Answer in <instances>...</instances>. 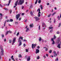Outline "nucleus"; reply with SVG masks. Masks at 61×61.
<instances>
[{
  "label": "nucleus",
  "mask_w": 61,
  "mask_h": 61,
  "mask_svg": "<svg viewBox=\"0 0 61 61\" xmlns=\"http://www.w3.org/2000/svg\"><path fill=\"white\" fill-rule=\"evenodd\" d=\"M61 25V24H59V26H58V27H60V25Z\"/></svg>",
  "instance_id": "54"
},
{
  "label": "nucleus",
  "mask_w": 61,
  "mask_h": 61,
  "mask_svg": "<svg viewBox=\"0 0 61 61\" xmlns=\"http://www.w3.org/2000/svg\"><path fill=\"white\" fill-rule=\"evenodd\" d=\"M40 7H41V10H42L43 8V7H42V5H41L40 6Z\"/></svg>",
  "instance_id": "19"
},
{
  "label": "nucleus",
  "mask_w": 61,
  "mask_h": 61,
  "mask_svg": "<svg viewBox=\"0 0 61 61\" xmlns=\"http://www.w3.org/2000/svg\"><path fill=\"white\" fill-rule=\"evenodd\" d=\"M48 50V48H46V49H45V51H47V50Z\"/></svg>",
  "instance_id": "41"
},
{
  "label": "nucleus",
  "mask_w": 61,
  "mask_h": 61,
  "mask_svg": "<svg viewBox=\"0 0 61 61\" xmlns=\"http://www.w3.org/2000/svg\"><path fill=\"white\" fill-rule=\"evenodd\" d=\"M40 11V9H38V10H37V11Z\"/></svg>",
  "instance_id": "55"
},
{
  "label": "nucleus",
  "mask_w": 61,
  "mask_h": 61,
  "mask_svg": "<svg viewBox=\"0 0 61 61\" xmlns=\"http://www.w3.org/2000/svg\"><path fill=\"white\" fill-rule=\"evenodd\" d=\"M30 56H29L27 58V60L28 61H30Z\"/></svg>",
  "instance_id": "10"
},
{
  "label": "nucleus",
  "mask_w": 61,
  "mask_h": 61,
  "mask_svg": "<svg viewBox=\"0 0 61 61\" xmlns=\"http://www.w3.org/2000/svg\"><path fill=\"white\" fill-rule=\"evenodd\" d=\"M57 42L58 43H59L60 42V40H59V38H58L57 40Z\"/></svg>",
  "instance_id": "16"
},
{
  "label": "nucleus",
  "mask_w": 61,
  "mask_h": 61,
  "mask_svg": "<svg viewBox=\"0 0 61 61\" xmlns=\"http://www.w3.org/2000/svg\"><path fill=\"white\" fill-rule=\"evenodd\" d=\"M11 0H9V3H10L11 2Z\"/></svg>",
  "instance_id": "42"
},
{
  "label": "nucleus",
  "mask_w": 61,
  "mask_h": 61,
  "mask_svg": "<svg viewBox=\"0 0 61 61\" xmlns=\"http://www.w3.org/2000/svg\"><path fill=\"white\" fill-rule=\"evenodd\" d=\"M45 25V23L44 22H42V27H44V25Z\"/></svg>",
  "instance_id": "15"
},
{
  "label": "nucleus",
  "mask_w": 61,
  "mask_h": 61,
  "mask_svg": "<svg viewBox=\"0 0 61 61\" xmlns=\"http://www.w3.org/2000/svg\"><path fill=\"white\" fill-rule=\"evenodd\" d=\"M19 57L20 58H22V56L20 54L19 55Z\"/></svg>",
  "instance_id": "11"
},
{
  "label": "nucleus",
  "mask_w": 61,
  "mask_h": 61,
  "mask_svg": "<svg viewBox=\"0 0 61 61\" xmlns=\"http://www.w3.org/2000/svg\"><path fill=\"white\" fill-rule=\"evenodd\" d=\"M23 37H20L19 38V39H21L22 40H23Z\"/></svg>",
  "instance_id": "17"
},
{
  "label": "nucleus",
  "mask_w": 61,
  "mask_h": 61,
  "mask_svg": "<svg viewBox=\"0 0 61 61\" xmlns=\"http://www.w3.org/2000/svg\"><path fill=\"white\" fill-rule=\"evenodd\" d=\"M27 21V20L26 19L25 20V22H26V21Z\"/></svg>",
  "instance_id": "61"
},
{
  "label": "nucleus",
  "mask_w": 61,
  "mask_h": 61,
  "mask_svg": "<svg viewBox=\"0 0 61 61\" xmlns=\"http://www.w3.org/2000/svg\"><path fill=\"white\" fill-rule=\"evenodd\" d=\"M9 43H12V40H10Z\"/></svg>",
  "instance_id": "34"
},
{
  "label": "nucleus",
  "mask_w": 61,
  "mask_h": 61,
  "mask_svg": "<svg viewBox=\"0 0 61 61\" xmlns=\"http://www.w3.org/2000/svg\"><path fill=\"white\" fill-rule=\"evenodd\" d=\"M54 39H56V36H55V35H54Z\"/></svg>",
  "instance_id": "37"
},
{
  "label": "nucleus",
  "mask_w": 61,
  "mask_h": 61,
  "mask_svg": "<svg viewBox=\"0 0 61 61\" xmlns=\"http://www.w3.org/2000/svg\"><path fill=\"white\" fill-rule=\"evenodd\" d=\"M16 40V38H14L13 40V43H12V45H13L15 43V40Z\"/></svg>",
  "instance_id": "7"
},
{
  "label": "nucleus",
  "mask_w": 61,
  "mask_h": 61,
  "mask_svg": "<svg viewBox=\"0 0 61 61\" xmlns=\"http://www.w3.org/2000/svg\"><path fill=\"white\" fill-rule=\"evenodd\" d=\"M9 33V31H7V32H6L5 33V35H7Z\"/></svg>",
  "instance_id": "12"
},
{
  "label": "nucleus",
  "mask_w": 61,
  "mask_h": 61,
  "mask_svg": "<svg viewBox=\"0 0 61 61\" xmlns=\"http://www.w3.org/2000/svg\"><path fill=\"white\" fill-rule=\"evenodd\" d=\"M28 10H27L26 11V13H27V12H28Z\"/></svg>",
  "instance_id": "63"
},
{
  "label": "nucleus",
  "mask_w": 61,
  "mask_h": 61,
  "mask_svg": "<svg viewBox=\"0 0 61 61\" xmlns=\"http://www.w3.org/2000/svg\"><path fill=\"white\" fill-rule=\"evenodd\" d=\"M0 6L1 7H3V6H2V5H1V4H0Z\"/></svg>",
  "instance_id": "57"
},
{
  "label": "nucleus",
  "mask_w": 61,
  "mask_h": 61,
  "mask_svg": "<svg viewBox=\"0 0 61 61\" xmlns=\"http://www.w3.org/2000/svg\"><path fill=\"white\" fill-rule=\"evenodd\" d=\"M26 52H28V50L27 49H26Z\"/></svg>",
  "instance_id": "39"
},
{
  "label": "nucleus",
  "mask_w": 61,
  "mask_h": 61,
  "mask_svg": "<svg viewBox=\"0 0 61 61\" xmlns=\"http://www.w3.org/2000/svg\"><path fill=\"white\" fill-rule=\"evenodd\" d=\"M18 24V21L15 22V24Z\"/></svg>",
  "instance_id": "33"
},
{
  "label": "nucleus",
  "mask_w": 61,
  "mask_h": 61,
  "mask_svg": "<svg viewBox=\"0 0 61 61\" xmlns=\"http://www.w3.org/2000/svg\"><path fill=\"white\" fill-rule=\"evenodd\" d=\"M56 12H54L52 14V16L54 15H55V14H56Z\"/></svg>",
  "instance_id": "32"
},
{
  "label": "nucleus",
  "mask_w": 61,
  "mask_h": 61,
  "mask_svg": "<svg viewBox=\"0 0 61 61\" xmlns=\"http://www.w3.org/2000/svg\"><path fill=\"white\" fill-rule=\"evenodd\" d=\"M57 47L59 48H61V46H60V44L59 43L57 46Z\"/></svg>",
  "instance_id": "9"
},
{
  "label": "nucleus",
  "mask_w": 61,
  "mask_h": 61,
  "mask_svg": "<svg viewBox=\"0 0 61 61\" xmlns=\"http://www.w3.org/2000/svg\"><path fill=\"white\" fill-rule=\"evenodd\" d=\"M59 33V32L58 31H57V34H58Z\"/></svg>",
  "instance_id": "62"
},
{
  "label": "nucleus",
  "mask_w": 61,
  "mask_h": 61,
  "mask_svg": "<svg viewBox=\"0 0 61 61\" xmlns=\"http://www.w3.org/2000/svg\"><path fill=\"white\" fill-rule=\"evenodd\" d=\"M51 15V14H49L48 16V17H50V16Z\"/></svg>",
  "instance_id": "45"
},
{
  "label": "nucleus",
  "mask_w": 61,
  "mask_h": 61,
  "mask_svg": "<svg viewBox=\"0 0 61 61\" xmlns=\"http://www.w3.org/2000/svg\"><path fill=\"white\" fill-rule=\"evenodd\" d=\"M41 15L40 14H38V17H40Z\"/></svg>",
  "instance_id": "38"
},
{
  "label": "nucleus",
  "mask_w": 61,
  "mask_h": 61,
  "mask_svg": "<svg viewBox=\"0 0 61 61\" xmlns=\"http://www.w3.org/2000/svg\"><path fill=\"white\" fill-rule=\"evenodd\" d=\"M34 18L35 19L36 21H38V20L39 19V18L37 17H34Z\"/></svg>",
  "instance_id": "6"
},
{
  "label": "nucleus",
  "mask_w": 61,
  "mask_h": 61,
  "mask_svg": "<svg viewBox=\"0 0 61 61\" xmlns=\"http://www.w3.org/2000/svg\"><path fill=\"white\" fill-rule=\"evenodd\" d=\"M21 19H22V18H20L19 19V21H20V20H21Z\"/></svg>",
  "instance_id": "50"
},
{
  "label": "nucleus",
  "mask_w": 61,
  "mask_h": 61,
  "mask_svg": "<svg viewBox=\"0 0 61 61\" xmlns=\"http://www.w3.org/2000/svg\"><path fill=\"white\" fill-rule=\"evenodd\" d=\"M51 41H53L52 44L53 45H54L55 44V41H54V38H52L51 39Z\"/></svg>",
  "instance_id": "5"
},
{
  "label": "nucleus",
  "mask_w": 61,
  "mask_h": 61,
  "mask_svg": "<svg viewBox=\"0 0 61 61\" xmlns=\"http://www.w3.org/2000/svg\"><path fill=\"white\" fill-rule=\"evenodd\" d=\"M10 20H7L6 21L7 22H9Z\"/></svg>",
  "instance_id": "56"
},
{
  "label": "nucleus",
  "mask_w": 61,
  "mask_h": 61,
  "mask_svg": "<svg viewBox=\"0 0 61 61\" xmlns=\"http://www.w3.org/2000/svg\"><path fill=\"white\" fill-rule=\"evenodd\" d=\"M58 58H57L56 59V61H58Z\"/></svg>",
  "instance_id": "48"
},
{
  "label": "nucleus",
  "mask_w": 61,
  "mask_h": 61,
  "mask_svg": "<svg viewBox=\"0 0 61 61\" xmlns=\"http://www.w3.org/2000/svg\"><path fill=\"white\" fill-rule=\"evenodd\" d=\"M37 59H39V58H40V57L39 56H38L37 57Z\"/></svg>",
  "instance_id": "27"
},
{
  "label": "nucleus",
  "mask_w": 61,
  "mask_h": 61,
  "mask_svg": "<svg viewBox=\"0 0 61 61\" xmlns=\"http://www.w3.org/2000/svg\"><path fill=\"white\" fill-rule=\"evenodd\" d=\"M39 30H40V25L39 26Z\"/></svg>",
  "instance_id": "46"
},
{
  "label": "nucleus",
  "mask_w": 61,
  "mask_h": 61,
  "mask_svg": "<svg viewBox=\"0 0 61 61\" xmlns=\"http://www.w3.org/2000/svg\"><path fill=\"white\" fill-rule=\"evenodd\" d=\"M22 45V42H20L19 44V46H21Z\"/></svg>",
  "instance_id": "23"
},
{
  "label": "nucleus",
  "mask_w": 61,
  "mask_h": 61,
  "mask_svg": "<svg viewBox=\"0 0 61 61\" xmlns=\"http://www.w3.org/2000/svg\"><path fill=\"white\" fill-rule=\"evenodd\" d=\"M49 29H53V27H49Z\"/></svg>",
  "instance_id": "22"
},
{
  "label": "nucleus",
  "mask_w": 61,
  "mask_h": 61,
  "mask_svg": "<svg viewBox=\"0 0 61 61\" xmlns=\"http://www.w3.org/2000/svg\"><path fill=\"white\" fill-rule=\"evenodd\" d=\"M41 14V12H40V10L39 11L38 14Z\"/></svg>",
  "instance_id": "59"
},
{
  "label": "nucleus",
  "mask_w": 61,
  "mask_h": 61,
  "mask_svg": "<svg viewBox=\"0 0 61 61\" xmlns=\"http://www.w3.org/2000/svg\"><path fill=\"white\" fill-rule=\"evenodd\" d=\"M30 14L32 15H33V12H32L31 11Z\"/></svg>",
  "instance_id": "30"
},
{
  "label": "nucleus",
  "mask_w": 61,
  "mask_h": 61,
  "mask_svg": "<svg viewBox=\"0 0 61 61\" xmlns=\"http://www.w3.org/2000/svg\"><path fill=\"white\" fill-rule=\"evenodd\" d=\"M25 15V13H22L21 14L22 15Z\"/></svg>",
  "instance_id": "49"
},
{
  "label": "nucleus",
  "mask_w": 61,
  "mask_h": 61,
  "mask_svg": "<svg viewBox=\"0 0 61 61\" xmlns=\"http://www.w3.org/2000/svg\"><path fill=\"white\" fill-rule=\"evenodd\" d=\"M19 42H21V40H20V39H19Z\"/></svg>",
  "instance_id": "29"
},
{
  "label": "nucleus",
  "mask_w": 61,
  "mask_h": 61,
  "mask_svg": "<svg viewBox=\"0 0 61 61\" xmlns=\"http://www.w3.org/2000/svg\"><path fill=\"white\" fill-rule=\"evenodd\" d=\"M1 36L2 37L4 38V35L3 34H2L1 35Z\"/></svg>",
  "instance_id": "35"
},
{
  "label": "nucleus",
  "mask_w": 61,
  "mask_h": 61,
  "mask_svg": "<svg viewBox=\"0 0 61 61\" xmlns=\"http://www.w3.org/2000/svg\"><path fill=\"white\" fill-rule=\"evenodd\" d=\"M6 40L5 39H4V41H5V42H6Z\"/></svg>",
  "instance_id": "64"
},
{
  "label": "nucleus",
  "mask_w": 61,
  "mask_h": 61,
  "mask_svg": "<svg viewBox=\"0 0 61 61\" xmlns=\"http://www.w3.org/2000/svg\"><path fill=\"white\" fill-rule=\"evenodd\" d=\"M33 7V6H32V5H31L30 6V8H29V9H31Z\"/></svg>",
  "instance_id": "18"
},
{
  "label": "nucleus",
  "mask_w": 61,
  "mask_h": 61,
  "mask_svg": "<svg viewBox=\"0 0 61 61\" xmlns=\"http://www.w3.org/2000/svg\"><path fill=\"white\" fill-rule=\"evenodd\" d=\"M20 15L19 14L16 15V18L17 20H18V18L20 17Z\"/></svg>",
  "instance_id": "3"
},
{
  "label": "nucleus",
  "mask_w": 61,
  "mask_h": 61,
  "mask_svg": "<svg viewBox=\"0 0 61 61\" xmlns=\"http://www.w3.org/2000/svg\"><path fill=\"white\" fill-rule=\"evenodd\" d=\"M29 28H27L26 29V32H28V31L29 30Z\"/></svg>",
  "instance_id": "13"
},
{
  "label": "nucleus",
  "mask_w": 61,
  "mask_h": 61,
  "mask_svg": "<svg viewBox=\"0 0 61 61\" xmlns=\"http://www.w3.org/2000/svg\"><path fill=\"white\" fill-rule=\"evenodd\" d=\"M41 40H42V39L41 38V37H40L39 39V41H40V42H41Z\"/></svg>",
  "instance_id": "14"
},
{
  "label": "nucleus",
  "mask_w": 61,
  "mask_h": 61,
  "mask_svg": "<svg viewBox=\"0 0 61 61\" xmlns=\"http://www.w3.org/2000/svg\"><path fill=\"white\" fill-rule=\"evenodd\" d=\"M4 9H5V10L6 11H7V10H8V9L5 8H4Z\"/></svg>",
  "instance_id": "24"
},
{
  "label": "nucleus",
  "mask_w": 61,
  "mask_h": 61,
  "mask_svg": "<svg viewBox=\"0 0 61 61\" xmlns=\"http://www.w3.org/2000/svg\"><path fill=\"white\" fill-rule=\"evenodd\" d=\"M27 26H28L27 25L26 26V27H25V28H26V29H27V28H27Z\"/></svg>",
  "instance_id": "52"
},
{
  "label": "nucleus",
  "mask_w": 61,
  "mask_h": 61,
  "mask_svg": "<svg viewBox=\"0 0 61 61\" xmlns=\"http://www.w3.org/2000/svg\"><path fill=\"white\" fill-rule=\"evenodd\" d=\"M58 18V20H60V17H59V16H58L57 17Z\"/></svg>",
  "instance_id": "28"
},
{
  "label": "nucleus",
  "mask_w": 61,
  "mask_h": 61,
  "mask_svg": "<svg viewBox=\"0 0 61 61\" xmlns=\"http://www.w3.org/2000/svg\"><path fill=\"white\" fill-rule=\"evenodd\" d=\"M52 32H53V30H51L50 31V33H52Z\"/></svg>",
  "instance_id": "40"
},
{
  "label": "nucleus",
  "mask_w": 61,
  "mask_h": 61,
  "mask_svg": "<svg viewBox=\"0 0 61 61\" xmlns=\"http://www.w3.org/2000/svg\"><path fill=\"white\" fill-rule=\"evenodd\" d=\"M10 10V14H11V13H12V10Z\"/></svg>",
  "instance_id": "53"
},
{
  "label": "nucleus",
  "mask_w": 61,
  "mask_h": 61,
  "mask_svg": "<svg viewBox=\"0 0 61 61\" xmlns=\"http://www.w3.org/2000/svg\"><path fill=\"white\" fill-rule=\"evenodd\" d=\"M37 48L38 49H39V48H40V46H38L37 47Z\"/></svg>",
  "instance_id": "36"
},
{
  "label": "nucleus",
  "mask_w": 61,
  "mask_h": 61,
  "mask_svg": "<svg viewBox=\"0 0 61 61\" xmlns=\"http://www.w3.org/2000/svg\"><path fill=\"white\" fill-rule=\"evenodd\" d=\"M23 46H24V47H25V46H26V45H25V43H24L23 44Z\"/></svg>",
  "instance_id": "43"
},
{
  "label": "nucleus",
  "mask_w": 61,
  "mask_h": 61,
  "mask_svg": "<svg viewBox=\"0 0 61 61\" xmlns=\"http://www.w3.org/2000/svg\"><path fill=\"white\" fill-rule=\"evenodd\" d=\"M53 52L54 53V54H56V52L55 51H53Z\"/></svg>",
  "instance_id": "47"
},
{
  "label": "nucleus",
  "mask_w": 61,
  "mask_h": 61,
  "mask_svg": "<svg viewBox=\"0 0 61 61\" xmlns=\"http://www.w3.org/2000/svg\"><path fill=\"white\" fill-rule=\"evenodd\" d=\"M36 44H32V48L33 49H34V48H35L36 47Z\"/></svg>",
  "instance_id": "4"
},
{
  "label": "nucleus",
  "mask_w": 61,
  "mask_h": 61,
  "mask_svg": "<svg viewBox=\"0 0 61 61\" xmlns=\"http://www.w3.org/2000/svg\"><path fill=\"white\" fill-rule=\"evenodd\" d=\"M18 3V0H17L15 4H17V3Z\"/></svg>",
  "instance_id": "58"
},
{
  "label": "nucleus",
  "mask_w": 61,
  "mask_h": 61,
  "mask_svg": "<svg viewBox=\"0 0 61 61\" xmlns=\"http://www.w3.org/2000/svg\"><path fill=\"white\" fill-rule=\"evenodd\" d=\"M55 55H54V57H56V56H57V54H55Z\"/></svg>",
  "instance_id": "25"
},
{
  "label": "nucleus",
  "mask_w": 61,
  "mask_h": 61,
  "mask_svg": "<svg viewBox=\"0 0 61 61\" xmlns=\"http://www.w3.org/2000/svg\"><path fill=\"white\" fill-rule=\"evenodd\" d=\"M13 21V20L12 19H10V20L9 22H12Z\"/></svg>",
  "instance_id": "20"
},
{
  "label": "nucleus",
  "mask_w": 61,
  "mask_h": 61,
  "mask_svg": "<svg viewBox=\"0 0 61 61\" xmlns=\"http://www.w3.org/2000/svg\"><path fill=\"white\" fill-rule=\"evenodd\" d=\"M30 27H33V24H31L30 25Z\"/></svg>",
  "instance_id": "21"
},
{
  "label": "nucleus",
  "mask_w": 61,
  "mask_h": 61,
  "mask_svg": "<svg viewBox=\"0 0 61 61\" xmlns=\"http://www.w3.org/2000/svg\"><path fill=\"white\" fill-rule=\"evenodd\" d=\"M52 50H50V51H49V53H52Z\"/></svg>",
  "instance_id": "26"
},
{
  "label": "nucleus",
  "mask_w": 61,
  "mask_h": 61,
  "mask_svg": "<svg viewBox=\"0 0 61 61\" xmlns=\"http://www.w3.org/2000/svg\"><path fill=\"white\" fill-rule=\"evenodd\" d=\"M37 2H38V0H36V1L35 3V4H36L37 3Z\"/></svg>",
  "instance_id": "31"
},
{
  "label": "nucleus",
  "mask_w": 61,
  "mask_h": 61,
  "mask_svg": "<svg viewBox=\"0 0 61 61\" xmlns=\"http://www.w3.org/2000/svg\"><path fill=\"white\" fill-rule=\"evenodd\" d=\"M46 56L48 57V54H46Z\"/></svg>",
  "instance_id": "60"
},
{
  "label": "nucleus",
  "mask_w": 61,
  "mask_h": 61,
  "mask_svg": "<svg viewBox=\"0 0 61 61\" xmlns=\"http://www.w3.org/2000/svg\"><path fill=\"white\" fill-rule=\"evenodd\" d=\"M39 53V50L38 49H36V54H37V53Z\"/></svg>",
  "instance_id": "8"
},
{
  "label": "nucleus",
  "mask_w": 61,
  "mask_h": 61,
  "mask_svg": "<svg viewBox=\"0 0 61 61\" xmlns=\"http://www.w3.org/2000/svg\"><path fill=\"white\" fill-rule=\"evenodd\" d=\"M24 2V0H20L18 3V5H21Z\"/></svg>",
  "instance_id": "2"
},
{
  "label": "nucleus",
  "mask_w": 61,
  "mask_h": 61,
  "mask_svg": "<svg viewBox=\"0 0 61 61\" xmlns=\"http://www.w3.org/2000/svg\"><path fill=\"white\" fill-rule=\"evenodd\" d=\"M38 2L39 3V4H40V3H41V0H39L38 1Z\"/></svg>",
  "instance_id": "44"
},
{
  "label": "nucleus",
  "mask_w": 61,
  "mask_h": 61,
  "mask_svg": "<svg viewBox=\"0 0 61 61\" xmlns=\"http://www.w3.org/2000/svg\"><path fill=\"white\" fill-rule=\"evenodd\" d=\"M19 34V32H18V33H17V36H18V35Z\"/></svg>",
  "instance_id": "51"
},
{
  "label": "nucleus",
  "mask_w": 61,
  "mask_h": 61,
  "mask_svg": "<svg viewBox=\"0 0 61 61\" xmlns=\"http://www.w3.org/2000/svg\"><path fill=\"white\" fill-rule=\"evenodd\" d=\"M0 48L1 50L0 51V54L1 56H3L4 54V49H3L2 45L0 46Z\"/></svg>",
  "instance_id": "1"
}]
</instances>
